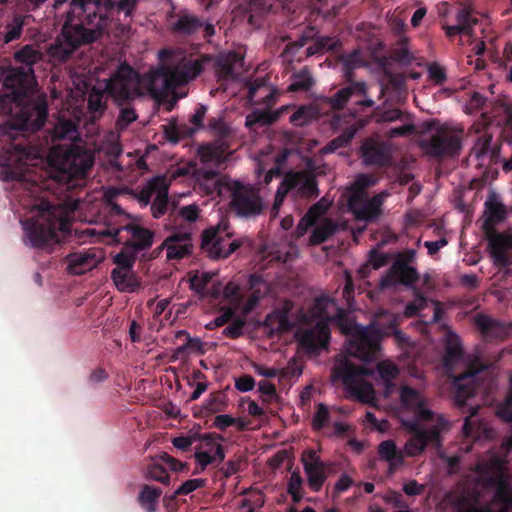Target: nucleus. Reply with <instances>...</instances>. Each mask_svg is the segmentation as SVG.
Wrapping results in <instances>:
<instances>
[{
    "label": "nucleus",
    "mask_w": 512,
    "mask_h": 512,
    "mask_svg": "<svg viewBox=\"0 0 512 512\" xmlns=\"http://www.w3.org/2000/svg\"><path fill=\"white\" fill-rule=\"evenodd\" d=\"M400 316L380 311L375 315L373 322L367 326L358 323L343 324L342 330L349 335L345 350L348 355L363 361H371L380 350L383 336L393 334L399 345L408 342V338L396 328Z\"/></svg>",
    "instance_id": "obj_7"
},
{
    "label": "nucleus",
    "mask_w": 512,
    "mask_h": 512,
    "mask_svg": "<svg viewBox=\"0 0 512 512\" xmlns=\"http://www.w3.org/2000/svg\"><path fill=\"white\" fill-rule=\"evenodd\" d=\"M317 104H309L299 107L289 118L294 126H304L320 115Z\"/></svg>",
    "instance_id": "obj_42"
},
{
    "label": "nucleus",
    "mask_w": 512,
    "mask_h": 512,
    "mask_svg": "<svg viewBox=\"0 0 512 512\" xmlns=\"http://www.w3.org/2000/svg\"><path fill=\"white\" fill-rule=\"evenodd\" d=\"M355 94H366V84L364 82H357L351 86L339 90L334 97H322V101L329 103L333 109H341L346 101Z\"/></svg>",
    "instance_id": "obj_36"
},
{
    "label": "nucleus",
    "mask_w": 512,
    "mask_h": 512,
    "mask_svg": "<svg viewBox=\"0 0 512 512\" xmlns=\"http://www.w3.org/2000/svg\"><path fill=\"white\" fill-rule=\"evenodd\" d=\"M24 26V17L21 15L15 16L10 23L6 26L4 34V41L9 43L13 40L19 39Z\"/></svg>",
    "instance_id": "obj_47"
},
{
    "label": "nucleus",
    "mask_w": 512,
    "mask_h": 512,
    "mask_svg": "<svg viewBox=\"0 0 512 512\" xmlns=\"http://www.w3.org/2000/svg\"><path fill=\"white\" fill-rule=\"evenodd\" d=\"M87 236L97 237V240L107 238V243H122V251L133 255L151 247L153 233L137 224H129L119 228H86L83 231Z\"/></svg>",
    "instance_id": "obj_13"
},
{
    "label": "nucleus",
    "mask_w": 512,
    "mask_h": 512,
    "mask_svg": "<svg viewBox=\"0 0 512 512\" xmlns=\"http://www.w3.org/2000/svg\"><path fill=\"white\" fill-rule=\"evenodd\" d=\"M406 117L408 116L403 114L400 110L391 109L380 114L377 118V122H399L401 121V118Z\"/></svg>",
    "instance_id": "obj_61"
},
{
    "label": "nucleus",
    "mask_w": 512,
    "mask_h": 512,
    "mask_svg": "<svg viewBox=\"0 0 512 512\" xmlns=\"http://www.w3.org/2000/svg\"><path fill=\"white\" fill-rule=\"evenodd\" d=\"M177 216L183 221L193 223L199 217V207L196 204L182 206L178 209Z\"/></svg>",
    "instance_id": "obj_55"
},
{
    "label": "nucleus",
    "mask_w": 512,
    "mask_h": 512,
    "mask_svg": "<svg viewBox=\"0 0 512 512\" xmlns=\"http://www.w3.org/2000/svg\"><path fill=\"white\" fill-rule=\"evenodd\" d=\"M290 191L308 198L317 196L318 194L316 182L312 175L302 172L289 173L285 176L277 190L273 204V212L276 213L278 211L285 195Z\"/></svg>",
    "instance_id": "obj_20"
},
{
    "label": "nucleus",
    "mask_w": 512,
    "mask_h": 512,
    "mask_svg": "<svg viewBox=\"0 0 512 512\" xmlns=\"http://www.w3.org/2000/svg\"><path fill=\"white\" fill-rule=\"evenodd\" d=\"M478 406L469 405L470 416L465 420L463 425V434L465 437H473L477 440L481 438V433H483L485 438H491L494 435V430L486 426V424H479L478 428L474 430V423L471 420V417L474 416L477 412Z\"/></svg>",
    "instance_id": "obj_41"
},
{
    "label": "nucleus",
    "mask_w": 512,
    "mask_h": 512,
    "mask_svg": "<svg viewBox=\"0 0 512 512\" xmlns=\"http://www.w3.org/2000/svg\"><path fill=\"white\" fill-rule=\"evenodd\" d=\"M136 119V114L132 109H122L117 119V127L124 128Z\"/></svg>",
    "instance_id": "obj_64"
},
{
    "label": "nucleus",
    "mask_w": 512,
    "mask_h": 512,
    "mask_svg": "<svg viewBox=\"0 0 512 512\" xmlns=\"http://www.w3.org/2000/svg\"><path fill=\"white\" fill-rule=\"evenodd\" d=\"M214 425L221 430L233 425H236L239 429H243L245 426L244 422L240 418H234L228 414L217 415L214 419Z\"/></svg>",
    "instance_id": "obj_52"
},
{
    "label": "nucleus",
    "mask_w": 512,
    "mask_h": 512,
    "mask_svg": "<svg viewBox=\"0 0 512 512\" xmlns=\"http://www.w3.org/2000/svg\"><path fill=\"white\" fill-rule=\"evenodd\" d=\"M107 0H72V11L55 45L50 48L53 58L64 61L80 45L90 43L101 35L105 20L101 14Z\"/></svg>",
    "instance_id": "obj_6"
},
{
    "label": "nucleus",
    "mask_w": 512,
    "mask_h": 512,
    "mask_svg": "<svg viewBox=\"0 0 512 512\" xmlns=\"http://www.w3.org/2000/svg\"><path fill=\"white\" fill-rule=\"evenodd\" d=\"M456 21V25H442L446 36L453 37L458 34H464L471 38L474 37L473 27L478 23V20L471 16V11L467 7L460 8L457 11Z\"/></svg>",
    "instance_id": "obj_30"
},
{
    "label": "nucleus",
    "mask_w": 512,
    "mask_h": 512,
    "mask_svg": "<svg viewBox=\"0 0 512 512\" xmlns=\"http://www.w3.org/2000/svg\"><path fill=\"white\" fill-rule=\"evenodd\" d=\"M488 242L494 263L501 266L508 265L509 258L506 252L512 248L510 235L490 231Z\"/></svg>",
    "instance_id": "obj_29"
},
{
    "label": "nucleus",
    "mask_w": 512,
    "mask_h": 512,
    "mask_svg": "<svg viewBox=\"0 0 512 512\" xmlns=\"http://www.w3.org/2000/svg\"><path fill=\"white\" fill-rule=\"evenodd\" d=\"M498 416L507 422H512V377L510 378V391L507 399L497 412Z\"/></svg>",
    "instance_id": "obj_59"
},
{
    "label": "nucleus",
    "mask_w": 512,
    "mask_h": 512,
    "mask_svg": "<svg viewBox=\"0 0 512 512\" xmlns=\"http://www.w3.org/2000/svg\"><path fill=\"white\" fill-rule=\"evenodd\" d=\"M444 366L453 378L454 398L458 406L468 405L471 397L484 394L491 383L490 372L485 365L462 357L456 336L447 348Z\"/></svg>",
    "instance_id": "obj_8"
},
{
    "label": "nucleus",
    "mask_w": 512,
    "mask_h": 512,
    "mask_svg": "<svg viewBox=\"0 0 512 512\" xmlns=\"http://www.w3.org/2000/svg\"><path fill=\"white\" fill-rule=\"evenodd\" d=\"M158 58V66L141 76L129 66L122 65L110 79L99 82L88 98V108L93 118L102 115L108 96L119 104L142 95L156 101L163 100L176 86L194 79L202 71L203 62H213L215 75L222 83L234 81L243 66V58L234 52L200 60L193 59L182 50H162Z\"/></svg>",
    "instance_id": "obj_1"
},
{
    "label": "nucleus",
    "mask_w": 512,
    "mask_h": 512,
    "mask_svg": "<svg viewBox=\"0 0 512 512\" xmlns=\"http://www.w3.org/2000/svg\"><path fill=\"white\" fill-rule=\"evenodd\" d=\"M229 155L228 146L223 142L203 145L199 148L201 161L210 166L222 165Z\"/></svg>",
    "instance_id": "obj_31"
},
{
    "label": "nucleus",
    "mask_w": 512,
    "mask_h": 512,
    "mask_svg": "<svg viewBox=\"0 0 512 512\" xmlns=\"http://www.w3.org/2000/svg\"><path fill=\"white\" fill-rule=\"evenodd\" d=\"M103 259V252L96 248L74 252L67 257V269L71 274L81 275L95 268Z\"/></svg>",
    "instance_id": "obj_26"
},
{
    "label": "nucleus",
    "mask_w": 512,
    "mask_h": 512,
    "mask_svg": "<svg viewBox=\"0 0 512 512\" xmlns=\"http://www.w3.org/2000/svg\"><path fill=\"white\" fill-rule=\"evenodd\" d=\"M268 291V284L258 275H251L244 285L229 281L223 288V297L217 300L219 304L223 305L222 313L213 321L207 323L206 328L214 329L223 326L235 314L246 316L258 305Z\"/></svg>",
    "instance_id": "obj_10"
},
{
    "label": "nucleus",
    "mask_w": 512,
    "mask_h": 512,
    "mask_svg": "<svg viewBox=\"0 0 512 512\" xmlns=\"http://www.w3.org/2000/svg\"><path fill=\"white\" fill-rule=\"evenodd\" d=\"M94 154L79 147L53 146L48 154L50 178L73 189L85 184L88 171L94 164Z\"/></svg>",
    "instance_id": "obj_11"
},
{
    "label": "nucleus",
    "mask_w": 512,
    "mask_h": 512,
    "mask_svg": "<svg viewBox=\"0 0 512 512\" xmlns=\"http://www.w3.org/2000/svg\"><path fill=\"white\" fill-rule=\"evenodd\" d=\"M376 182L377 180L371 175L359 174L355 181L345 189L343 196L356 219L372 221L381 214V206L388 194L382 192L367 199L366 189Z\"/></svg>",
    "instance_id": "obj_12"
},
{
    "label": "nucleus",
    "mask_w": 512,
    "mask_h": 512,
    "mask_svg": "<svg viewBox=\"0 0 512 512\" xmlns=\"http://www.w3.org/2000/svg\"><path fill=\"white\" fill-rule=\"evenodd\" d=\"M195 440H196L195 435L179 436V437H175L172 440V444L175 448L182 450V451H186L191 447V445L194 443Z\"/></svg>",
    "instance_id": "obj_63"
},
{
    "label": "nucleus",
    "mask_w": 512,
    "mask_h": 512,
    "mask_svg": "<svg viewBox=\"0 0 512 512\" xmlns=\"http://www.w3.org/2000/svg\"><path fill=\"white\" fill-rule=\"evenodd\" d=\"M190 288L201 297L219 300L223 297V285L216 272L195 271L189 277Z\"/></svg>",
    "instance_id": "obj_24"
},
{
    "label": "nucleus",
    "mask_w": 512,
    "mask_h": 512,
    "mask_svg": "<svg viewBox=\"0 0 512 512\" xmlns=\"http://www.w3.org/2000/svg\"><path fill=\"white\" fill-rule=\"evenodd\" d=\"M161 494L162 491L159 488L144 486L138 496L141 507L147 512H155Z\"/></svg>",
    "instance_id": "obj_44"
},
{
    "label": "nucleus",
    "mask_w": 512,
    "mask_h": 512,
    "mask_svg": "<svg viewBox=\"0 0 512 512\" xmlns=\"http://www.w3.org/2000/svg\"><path fill=\"white\" fill-rule=\"evenodd\" d=\"M182 336H184L186 338V342L176 348L175 353H174L176 358L203 352V343L200 339L191 338L186 333L185 330H179L175 334L176 338H179Z\"/></svg>",
    "instance_id": "obj_43"
},
{
    "label": "nucleus",
    "mask_w": 512,
    "mask_h": 512,
    "mask_svg": "<svg viewBox=\"0 0 512 512\" xmlns=\"http://www.w3.org/2000/svg\"><path fill=\"white\" fill-rule=\"evenodd\" d=\"M240 247L238 240H231L225 223L210 227L203 232L202 249L211 258H227Z\"/></svg>",
    "instance_id": "obj_18"
},
{
    "label": "nucleus",
    "mask_w": 512,
    "mask_h": 512,
    "mask_svg": "<svg viewBox=\"0 0 512 512\" xmlns=\"http://www.w3.org/2000/svg\"><path fill=\"white\" fill-rule=\"evenodd\" d=\"M491 138L489 136H481L477 140L473 152L477 158H480L484 156L488 151L490 147Z\"/></svg>",
    "instance_id": "obj_62"
},
{
    "label": "nucleus",
    "mask_w": 512,
    "mask_h": 512,
    "mask_svg": "<svg viewBox=\"0 0 512 512\" xmlns=\"http://www.w3.org/2000/svg\"><path fill=\"white\" fill-rule=\"evenodd\" d=\"M301 462L307 483L313 491H319L327 479L328 464L323 462L317 451L307 449L302 453Z\"/></svg>",
    "instance_id": "obj_23"
},
{
    "label": "nucleus",
    "mask_w": 512,
    "mask_h": 512,
    "mask_svg": "<svg viewBox=\"0 0 512 512\" xmlns=\"http://www.w3.org/2000/svg\"><path fill=\"white\" fill-rule=\"evenodd\" d=\"M244 316H237L230 325H228L224 330V335L231 337V338H237L242 334L243 327L245 325V320L243 319Z\"/></svg>",
    "instance_id": "obj_58"
},
{
    "label": "nucleus",
    "mask_w": 512,
    "mask_h": 512,
    "mask_svg": "<svg viewBox=\"0 0 512 512\" xmlns=\"http://www.w3.org/2000/svg\"><path fill=\"white\" fill-rule=\"evenodd\" d=\"M169 181L166 176H156L148 181L140 191L138 200L147 206L151 199V211L155 218L161 217L167 208Z\"/></svg>",
    "instance_id": "obj_21"
},
{
    "label": "nucleus",
    "mask_w": 512,
    "mask_h": 512,
    "mask_svg": "<svg viewBox=\"0 0 512 512\" xmlns=\"http://www.w3.org/2000/svg\"><path fill=\"white\" fill-rule=\"evenodd\" d=\"M205 483L206 481L202 478L189 479L176 489L175 494L188 495L196 489L203 487Z\"/></svg>",
    "instance_id": "obj_57"
},
{
    "label": "nucleus",
    "mask_w": 512,
    "mask_h": 512,
    "mask_svg": "<svg viewBox=\"0 0 512 512\" xmlns=\"http://www.w3.org/2000/svg\"><path fill=\"white\" fill-rule=\"evenodd\" d=\"M461 131L448 125L431 124L429 137L420 141L424 152L430 156H451L461 147Z\"/></svg>",
    "instance_id": "obj_17"
},
{
    "label": "nucleus",
    "mask_w": 512,
    "mask_h": 512,
    "mask_svg": "<svg viewBox=\"0 0 512 512\" xmlns=\"http://www.w3.org/2000/svg\"><path fill=\"white\" fill-rule=\"evenodd\" d=\"M367 369L356 366L348 357L339 356L335 360L332 381H340L345 389L360 401L370 403L375 399L374 388L366 381Z\"/></svg>",
    "instance_id": "obj_14"
},
{
    "label": "nucleus",
    "mask_w": 512,
    "mask_h": 512,
    "mask_svg": "<svg viewBox=\"0 0 512 512\" xmlns=\"http://www.w3.org/2000/svg\"><path fill=\"white\" fill-rule=\"evenodd\" d=\"M248 97L254 104H269L273 98V88L264 79L255 80L249 85Z\"/></svg>",
    "instance_id": "obj_37"
},
{
    "label": "nucleus",
    "mask_w": 512,
    "mask_h": 512,
    "mask_svg": "<svg viewBox=\"0 0 512 512\" xmlns=\"http://www.w3.org/2000/svg\"><path fill=\"white\" fill-rule=\"evenodd\" d=\"M329 206L330 202L325 199L313 205L297 225V237L303 236L311 229L309 243L318 245L332 236L338 230V224L326 216Z\"/></svg>",
    "instance_id": "obj_16"
},
{
    "label": "nucleus",
    "mask_w": 512,
    "mask_h": 512,
    "mask_svg": "<svg viewBox=\"0 0 512 512\" xmlns=\"http://www.w3.org/2000/svg\"><path fill=\"white\" fill-rule=\"evenodd\" d=\"M355 135V130L349 131L340 135L338 138L332 140L328 145L322 148L321 152L323 154L332 153L338 148L346 145Z\"/></svg>",
    "instance_id": "obj_53"
},
{
    "label": "nucleus",
    "mask_w": 512,
    "mask_h": 512,
    "mask_svg": "<svg viewBox=\"0 0 512 512\" xmlns=\"http://www.w3.org/2000/svg\"><path fill=\"white\" fill-rule=\"evenodd\" d=\"M419 280L414 267L403 260L394 262L388 273L381 279V288H389L398 283L417 289L415 283Z\"/></svg>",
    "instance_id": "obj_27"
},
{
    "label": "nucleus",
    "mask_w": 512,
    "mask_h": 512,
    "mask_svg": "<svg viewBox=\"0 0 512 512\" xmlns=\"http://www.w3.org/2000/svg\"><path fill=\"white\" fill-rule=\"evenodd\" d=\"M378 453L381 459L388 462L390 470H395L403 464L405 457L403 448L399 449L393 440L380 443Z\"/></svg>",
    "instance_id": "obj_34"
},
{
    "label": "nucleus",
    "mask_w": 512,
    "mask_h": 512,
    "mask_svg": "<svg viewBox=\"0 0 512 512\" xmlns=\"http://www.w3.org/2000/svg\"><path fill=\"white\" fill-rule=\"evenodd\" d=\"M115 268L111 272L114 285L120 292L133 293L136 292L141 282L133 267L135 257L126 251H121L114 256Z\"/></svg>",
    "instance_id": "obj_19"
},
{
    "label": "nucleus",
    "mask_w": 512,
    "mask_h": 512,
    "mask_svg": "<svg viewBox=\"0 0 512 512\" xmlns=\"http://www.w3.org/2000/svg\"><path fill=\"white\" fill-rule=\"evenodd\" d=\"M75 120H71L69 118H65L62 115L52 131L53 140H76L78 138L77 125L76 121L80 120V117L77 113H74Z\"/></svg>",
    "instance_id": "obj_33"
},
{
    "label": "nucleus",
    "mask_w": 512,
    "mask_h": 512,
    "mask_svg": "<svg viewBox=\"0 0 512 512\" xmlns=\"http://www.w3.org/2000/svg\"><path fill=\"white\" fill-rule=\"evenodd\" d=\"M212 185L218 189L220 196H229L236 213L241 216L259 214L262 203L250 185H244L235 180H223L219 182L215 176L209 178Z\"/></svg>",
    "instance_id": "obj_15"
},
{
    "label": "nucleus",
    "mask_w": 512,
    "mask_h": 512,
    "mask_svg": "<svg viewBox=\"0 0 512 512\" xmlns=\"http://www.w3.org/2000/svg\"><path fill=\"white\" fill-rule=\"evenodd\" d=\"M362 158L367 165H382L388 159V152L385 146L370 140L362 146Z\"/></svg>",
    "instance_id": "obj_35"
},
{
    "label": "nucleus",
    "mask_w": 512,
    "mask_h": 512,
    "mask_svg": "<svg viewBox=\"0 0 512 512\" xmlns=\"http://www.w3.org/2000/svg\"><path fill=\"white\" fill-rule=\"evenodd\" d=\"M329 415L328 407L322 403L319 404L313 417V427L317 430L323 428L329 422Z\"/></svg>",
    "instance_id": "obj_56"
},
{
    "label": "nucleus",
    "mask_w": 512,
    "mask_h": 512,
    "mask_svg": "<svg viewBox=\"0 0 512 512\" xmlns=\"http://www.w3.org/2000/svg\"><path fill=\"white\" fill-rule=\"evenodd\" d=\"M302 477L299 472H293L290 476L288 482V492L292 495L294 501H299L302 497L301 488H302Z\"/></svg>",
    "instance_id": "obj_54"
},
{
    "label": "nucleus",
    "mask_w": 512,
    "mask_h": 512,
    "mask_svg": "<svg viewBox=\"0 0 512 512\" xmlns=\"http://www.w3.org/2000/svg\"><path fill=\"white\" fill-rule=\"evenodd\" d=\"M173 29L181 33H191L198 27V21L190 15H182L172 23Z\"/></svg>",
    "instance_id": "obj_50"
},
{
    "label": "nucleus",
    "mask_w": 512,
    "mask_h": 512,
    "mask_svg": "<svg viewBox=\"0 0 512 512\" xmlns=\"http://www.w3.org/2000/svg\"><path fill=\"white\" fill-rule=\"evenodd\" d=\"M428 308L432 310V316L429 319V322H438L443 314L440 303L427 299L417 292L414 300L405 307L404 316L413 317L419 315L421 317H425L426 314H421V312Z\"/></svg>",
    "instance_id": "obj_28"
},
{
    "label": "nucleus",
    "mask_w": 512,
    "mask_h": 512,
    "mask_svg": "<svg viewBox=\"0 0 512 512\" xmlns=\"http://www.w3.org/2000/svg\"><path fill=\"white\" fill-rule=\"evenodd\" d=\"M100 149L104 150L106 153L111 155L120 154L121 148L119 145V134L114 131H110L109 133H107Z\"/></svg>",
    "instance_id": "obj_51"
},
{
    "label": "nucleus",
    "mask_w": 512,
    "mask_h": 512,
    "mask_svg": "<svg viewBox=\"0 0 512 512\" xmlns=\"http://www.w3.org/2000/svg\"><path fill=\"white\" fill-rule=\"evenodd\" d=\"M147 477L161 483H168L169 480L168 473L159 464L149 466L147 470Z\"/></svg>",
    "instance_id": "obj_60"
},
{
    "label": "nucleus",
    "mask_w": 512,
    "mask_h": 512,
    "mask_svg": "<svg viewBox=\"0 0 512 512\" xmlns=\"http://www.w3.org/2000/svg\"><path fill=\"white\" fill-rule=\"evenodd\" d=\"M454 502L456 512H512L509 474L495 451L479 459L467 477V487Z\"/></svg>",
    "instance_id": "obj_4"
},
{
    "label": "nucleus",
    "mask_w": 512,
    "mask_h": 512,
    "mask_svg": "<svg viewBox=\"0 0 512 512\" xmlns=\"http://www.w3.org/2000/svg\"><path fill=\"white\" fill-rule=\"evenodd\" d=\"M267 323L272 330L284 332L292 327L291 317L285 315V312L274 311L267 317Z\"/></svg>",
    "instance_id": "obj_45"
},
{
    "label": "nucleus",
    "mask_w": 512,
    "mask_h": 512,
    "mask_svg": "<svg viewBox=\"0 0 512 512\" xmlns=\"http://www.w3.org/2000/svg\"><path fill=\"white\" fill-rule=\"evenodd\" d=\"M42 57L32 45L24 46L15 53V61L21 67H9L0 72L3 81L0 93V137L16 138L21 131H37L45 123L47 106L44 100L35 98L36 85L33 65Z\"/></svg>",
    "instance_id": "obj_3"
},
{
    "label": "nucleus",
    "mask_w": 512,
    "mask_h": 512,
    "mask_svg": "<svg viewBox=\"0 0 512 512\" xmlns=\"http://www.w3.org/2000/svg\"><path fill=\"white\" fill-rule=\"evenodd\" d=\"M415 130V126L413 121L409 118H401L399 124L391 127L387 131V136L390 138H395L399 136H408L411 135Z\"/></svg>",
    "instance_id": "obj_48"
},
{
    "label": "nucleus",
    "mask_w": 512,
    "mask_h": 512,
    "mask_svg": "<svg viewBox=\"0 0 512 512\" xmlns=\"http://www.w3.org/2000/svg\"><path fill=\"white\" fill-rule=\"evenodd\" d=\"M474 324L486 338H503L509 333L505 324L483 314L474 317Z\"/></svg>",
    "instance_id": "obj_32"
},
{
    "label": "nucleus",
    "mask_w": 512,
    "mask_h": 512,
    "mask_svg": "<svg viewBox=\"0 0 512 512\" xmlns=\"http://www.w3.org/2000/svg\"><path fill=\"white\" fill-rule=\"evenodd\" d=\"M161 249L166 251L168 260H179L191 253L192 238L188 228L176 229L163 241Z\"/></svg>",
    "instance_id": "obj_25"
},
{
    "label": "nucleus",
    "mask_w": 512,
    "mask_h": 512,
    "mask_svg": "<svg viewBox=\"0 0 512 512\" xmlns=\"http://www.w3.org/2000/svg\"><path fill=\"white\" fill-rule=\"evenodd\" d=\"M289 151L284 150L281 154L273 156L272 159L275 161V164L271 168H267V156L262 155L261 159L258 161L257 173H265L264 182L265 184L270 183L274 176L278 175L280 172V165L284 162L288 156Z\"/></svg>",
    "instance_id": "obj_40"
},
{
    "label": "nucleus",
    "mask_w": 512,
    "mask_h": 512,
    "mask_svg": "<svg viewBox=\"0 0 512 512\" xmlns=\"http://www.w3.org/2000/svg\"><path fill=\"white\" fill-rule=\"evenodd\" d=\"M402 424L413 435L403 446L405 457H415L422 454L428 443L441 446V435L450 429V423L442 414L432 411L427 400L417 390L403 386L400 391Z\"/></svg>",
    "instance_id": "obj_5"
},
{
    "label": "nucleus",
    "mask_w": 512,
    "mask_h": 512,
    "mask_svg": "<svg viewBox=\"0 0 512 512\" xmlns=\"http://www.w3.org/2000/svg\"><path fill=\"white\" fill-rule=\"evenodd\" d=\"M506 210L504 205L496 198L491 197L485 203V228L490 230L492 226L505 218Z\"/></svg>",
    "instance_id": "obj_38"
},
{
    "label": "nucleus",
    "mask_w": 512,
    "mask_h": 512,
    "mask_svg": "<svg viewBox=\"0 0 512 512\" xmlns=\"http://www.w3.org/2000/svg\"><path fill=\"white\" fill-rule=\"evenodd\" d=\"M377 372L380 380L385 384L384 396L389 397L393 389L391 381L398 375V367L391 360H384L377 364Z\"/></svg>",
    "instance_id": "obj_39"
},
{
    "label": "nucleus",
    "mask_w": 512,
    "mask_h": 512,
    "mask_svg": "<svg viewBox=\"0 0 512 512\" xmlns=\"http://www.w3.org/2000/svg\"><path fill=\"white\" fill-rule=\"evenodd\" d=\"M387 263V255L384 253L372 252L366 264L359 270L362 277L366 276L369 269L377 270Z\"/></svg>",
    "instance_id": "obj_49"
},
{
    "label": "nucleus",
    "mask_w": 512,
    "mask_h": 512,
    "mask_svg": "<svg viewBox=\"0 0 512 512\" xmlns=\"http://www.w3.org/2000/svg\"><path fill=\"white\" fill-rule=\"evenodd\" d=\"M342 316L336 302L327 296L317 298L307 313L300 315L302 325L295 337L301 348L308 354L318 355L327 348L330 332L328 322Z\"/></svg>",
    "instance_id": "obj_9"
},
{
    "label": "nucleus",
    "mask_w": 512,
    "mask_h": 512,
    "mask_svg": "<svg viewBox=\"0 0 512 512\" xmlns=\"http://www.w3.org/2000/svg\"><path fill=\"white\" fill-rule=\"evenodd\" d=\"M314 85V79L307 70H302L293 76L289 85L290 91H307Z\"/></svg>",
    "instance_id": "obj_46"
},
{
    "label": "nucleus",
    "mask_w": 512,
    "mask_h": 512,
    "mask_svg": "<svg viewBox=\"0 0 512 512\" xmlns=\"http://www.w3.org/2000/svg\"><path fill=\"white\" fill-rule=\"evenodd\" d=\"M44 163L43 153L35 147L10 145L0 152V179L3 181L23 180L30 186L28 190L31 203L27 206L31 218L21 222L25 230V243L33 247H43L51 241H57V231H67L70 212L76 205H51L46 196L39 197L42 187L34 169Z\"/></svg>",
    "instance_id": "obj_2"
},
{
    "label": "nucleus",
    "mask_w": 512,
    "mask_h": 512,
    "mask_svg": "<svg viewBox=\"0 0 512 512\" xmlns=\"http://www.w3.org/2000/svg\"><path fill=\"white\" fill-rule=\"evenodd\" d=\"M194 458L198 466L196 473L203 472L209 465H218L225 459L221 438L207 434L200 438L195 447Z\"/></svg>",
    "instance_id": "obj_22"
}]
</instances>
